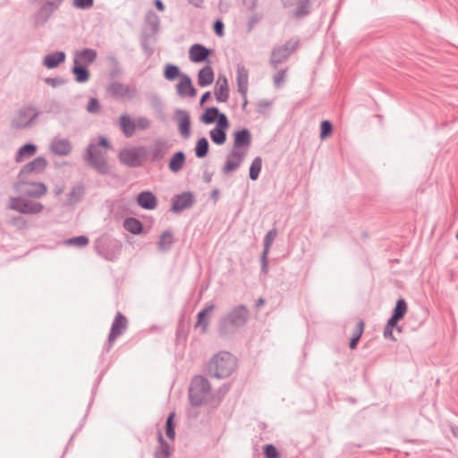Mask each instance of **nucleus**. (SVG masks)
Masks as SVG:
<instances>
[{
  "mask_svg": "<svg viewBox=\"0 0 458 458\" xmlns=\"http://www.w3.org/2000/svg\"><path fill=\"white\" fill-rule=\"evenodd\" d=\"M249 316L250 312L245 305L241 304L233 307L227 314L219 319V335L222 336L233 335L247 323Z\"/></svg>",
  "mask_w": 458,
  "mask_h": 458,
  "instance_id": "f257e3e1",
  "label": "nucleus"
},
{
  "mask_svg": "<svg viewBox=\"0 0 458 458\" xmlns=\"http://www.w3.org/2000/svg\"><path fill=\"white\" fill-rule=\"evenodd\" d=\"M236 369V359L228 352H219L208 363L209 376L216 378L228 377Z\"/></svg>",
  "mask_w": 458,
  "mask_h": 458,
  "instance_id": "f03ea898",
  "label": "nucleus"
},
{
  "mask_svg": "<svg viewBox=\"0 0 458 458\" xmlns=\"http://www.w3.org/2000/svg\"><path fill=\"white\" fill-rule=\"evenodd\" d=\"M211 386L203 376H195L190 385L189 399L193 406H200L209 398Z\"/></svg>",
  "mask_w": 458,
  "mask_h": 458,
  "instance_id": "7ed1b4c3",
  "label": "nucleus"
},
{
  "mask_svg": "<svg viewBox=\"0 0 458 458\" xmlns=\"http://www.w3.org/2000/svg\"><path fill=\"white\" fill-rule=\"evenodd\" d=\"M83 159L98 174L106 175L109 174V165L106 157L94 143H90L84 154Z\"/></svg>",
  "mask_w": 458,
  "mask_h": 458,
  "instance_id": "20e7f679",
  "label": "nucleus"
},
{
  "mask_svg": "<svg viewBox=\"0 0 458 458\" xmlns=\"http://www.w3.org/2000/svg\"><path fill=\"white\" fill-rule=\"evenodd\" d=\"M7 208L25 215H37L44 209V206L40 202L30 200L22 195L20 197H11Z\"/></svg>",
  "mask_w": 458,
  "mask_h": 458,
  "instance_id": "39448f33",
  "label": "nucleus"
},
{
  "mask_svg": "<svg viewBox=\"0 0 458 458\" xmlns=\"http://www.w3.org/2000/svg\"><path fill=\"white\" fill-rule=\"evenodd\" d=\"M299 45L300 39L293 38L283 46L274 47L270 56L271 66L276 69L278 64L286 62L290 55L299 47Z\"/></svg>",
  "mask_w": 458,
  "mask_h": 458,
  "instance_id": "423d86ee",
  "label": "nucleus"
},
{
  "mask_svg": "<svg viewBox=\"0 0 458 458\" xmlns=\"http://www.w3.org/2000/svg\"><path fill=\"white\" fill-rule=\"evenodd\" d=\"M122 244L119 241L106 236L99 237L95 242V250L104 259L113 261L120 254Z\"/></svg>",
  "mask_w": 458,
  "mask_h": 458,
  "instance_id": "0eeeda50",
  "label": "nucleus"
},
{
  "mask_svg": "<svg viewBox=\"0 0 458 458\" xmlns=\"http://www.w3.org/2000/svg\"><path fill=\"white\" fill-rule=\"evenodd\" d=\"M22 182L17 187L18 180L14 182V190L23 197L40 199L47 192V188L43 182H30L27 178H22Z\"/></svg>",
  "mask_w": 458,
  "mask_h": 458,
  "instance_id": "6e6552de",
  "label": "nucleus"
},
{
  "mask_svg": "<svg viewBox=\"0 0 458 458\" xmlns=\"http://www.w3.org/2000/svg\"><path fill=\"white\" fill-rule=\"evenodd\" d=\"M147 150L145 147H132L123 148L119 152L118 157L122 164L129 167H139L142 164V159L146 157Z\"/></svg>",
  "mask_w": 458,
  "mask_h": 458,
  "instance_id": "1a4fd4ad",
  "label": "nucleus"
},
{
  "mask_svg": "<svg viewBox=\"0 0 458 458\" xmlns=\"http://www.w3.org/2000/svg\"><path fill=\"white\" fill-rule=\"evenodd\" d=\"M38 113L32 106L21 108L11 122V127L14 130H23L30 127L37 119Z\"/></svg>",
  "mask_w": 458,
  "mask_h": 458,
  "instance_id": "9d476101",
  "label": "nucleus"
},
{
  "mask_svg": "<svg viewBox=\"0 0 458 458\" xmlns=\"http://www.w3.org/2000/svg\"><path fill=\"white\" fill-rule=\"evenodd\" d=\"M127 327V318L123 313L118 311L111 326L110 333L107 339V350H109L112 347L114 342L124 333Z\"/></svg>",
  "mask_w": 458,
  "mask_h": 458,
  "instance_id": "9b49d317",
  "label": "nucleus"
},
{
  "mask_svg": "<svg viewBox=\"0 0 458 458\" xmlns=\"http://www.w3.org/2000/svg\"><path fill=\"white\" fill-rule=\"evenodd\" d=\"M108 93L117 99H132L138 95L137 89L134 86H129L118 81L110 83L107 88Z\"/></svg>",
  "mask_w": 458,
  "mask_h": 458,
  "instance_id": "f8f14e48",
  "label": "nucleus"
},
{
  "mask_svg": "<svg viewBox=\"0 0 458 458\" xmlns=\"http://www.w3.org/2000/svg\"><path fill=\"white\" fill-rule=\"evenodd\" d=\"M47 165V161L43 157H38L33 159L31 162L25 165L20 171L18 174V185L22 182V178H27V175L30 174H39L42 173Z\"/></svg>",
  "mask_w": 458,
  "mask_h": 458,
  "instance_id": "ddd939ff",
  "label": "nucleus"
},
{
  "mask_svg": "<svg viewBox=\"0 0 458 458\" xmlns=\"http://www.w3.org/2000/svg\"><path fill=\"white\" fill-rule=\"evenodd\" d=\"M64 0H47L45 4L38 11L35 15V22L37 25L44 24L52 15V13L59 8Z\"/></svg>",
  "mask_w": 458,
  "mask_h": 458,
  "instance_id": "4468645a",
  "label": "nucleus"
},
{
  "mask_svg": "<svg viewBox=\"0 0 458 458\" xmlns=\"http://www.w3.org/2000/svg\"><path fill=\"white\" fill-rule=\"evenodd\" d=\"M277 235L276 228L269 230L264 237V249L260 257L261 272L267 275L268 272V259L267 256L270 250V247Z\"/></svg>",
  "mask_w": 458,
  "mask_h": 458,
  "instance_id": "2eb2a0df",
  "label": "nucleus"
},
{
  "mask_svg": "<svg viewBox=\"0 0 458 458\" xmlns=\"http://www.w3.org/2000/svg\"><path fill=\"white\" fill-rule=\"evenodd\" d=\"M194 203V197L191 192L185 191L181 194L175 195L172 199V210L179 213L191 208Z\"/></svg>",
  "mask_w": 458,
  "mask_h": 458,
  "instance_id": "dca6fc26",
  "label": "nucleus"
},
{
  "mask_svg": "<svg viewBox=\"0 0 458 458\" xmlns=\"http://www.w3.org/2000/svg\"><path fill=\"white\" fill-rule=\"evenodd\" d=\"M312 10V0H296L294 8L291 11L290 15L292 18L300 21L309 16Z\"/></svg>",
  "mask_w": 458,
  "mask_h": 458,
  "instance_id": "f3484780",
  "label": "nucleus"
},
{
  "mask_svg": "<svg viewBox=\"0 0 458 458\" xmlns=\"http://www.w3.org/2000/svg\"><path fill=\"white\" fill-rule=\"evenodd\" d=\"M175 120L178 123V130L180 134L184 139H189L191 136V116L186 110L178 109L175 112Z\"/></svg>",
  "mask_w": 458,
  "mask_h": 458,
  "instance_id": "a211bd4d",
  "label": "nucleus"
},
{
  "mask_svg": "<svg viewBox=\"0 0 458 458\" xmlns=\"http://www.w3.org/2000/svg\"><path fill=\"white\" fill-rule=\"evenodd\" d=\"M50 151L55 156L66 157L72 150V143L67 139L55 138L50 143Z\"/></svg>",
  "mask_w": 458,
  "mask_h": 458,
  "instance_id": "6ab92c4d",
  "label": "nucleus"
},
{
  "mask_svg": "<svg viewBox=\"0 0 458 458\" xmlns=\"http://www.w3.org/2000/svg\"><path fill=\"white\" fill-rule=\"evenodd\" d=\"M176 92L182 98H193L196 96L197 90L193 87L191 80L187 74L181 75V79L176 85Z\"/></svg>",
  "mask_w": 458,
  "mask_h": 458,
  "instance_id": "aec40b11",
  "label": "nucleus"
},
{
  "mask_svg": "<svg viewBox=\"0 0 458 458\" xmlns=\"http://www.w3.org/2000/svg\"><path fill=\"white\" fill-rule=\"evenodd\" d=\"M215 305L213 303H208L204 307L202 310H200L197 315V322L195 324V327H200V332L202 334H206L208 329L209 325V314L215 310Z\"/></svg>",
  "mask_w": 458,
  "mask_h": 458,
  "instance_id": "412c9836",
  "label": "nucleus"
},
{
  "mask_svg": "<svg viewBox=\"0 0 458 458\" xmlns=\"http://www.w3.org/2000/svg\"><path fill=\"white\" fill-rule=\"evenodd\" d=\"M212 50L200 44H194L189 49L190 60L193 63H201L208 59Z\"/></svg>",
  "mask_w": 458,
  "mask_h": 458,
  "instance_id": "4be33fe9",
  "label": "nucleus"
},
{
  "mask_svg": "<svg viewBox=\"0 0 458 458\" xmlns=\"http://www.w3.org/2000/svg\"><path fill=\"white\" fill-rule=\"evenodd\" d=\"M243 157H244L243 153H240L238 150L233 148L229 153L227 159L225 161V164L223 167L224 173L228 174L230 172L236 170L242 164Z\"/></svg>",
  "mask_w": 458,
  "mask_h": 458,
  "instance_id": "5701e85b",
  "label": "nucleus"
},
{
  "mask_svg": "<svg viewBox=\"0 0 458 458\" xmlns=\"http://www.w3.org/2000/svg\"><path fill=\"white\" fill-rule=\"evenodd\" d=\"M138 205L148 210L155 209L157 206V199L155 194L149 191H144L137 196Z\"/></svg>",
  "mask_w": 458,
  "mask_h": 458,
  "instance_id": "b1692460",
  "label": "nucleus"
},
{
  "mask_svg": "<svg viewBox=\"0 0 458 458\" xmlns=\"http://www.w3.org/2000/svg\"><path fill=\"white\" fill-rule=\"evenodd\" d=\"M236 82L238 92L242 95V98H245V95L248 92L249 73L248 70L242 65L237 66Z\"/></svg>",
  "mask_w": 458,
  "mask_h": 458,
  "instance_id": "393cba45",
  "label": "nucleus"
},
{
  "mask_svg": "<svg viewBox=\"0 0 458 458\" xmlns=\"http://www.w3.org/2000/svg\"><path fill=\"white\" fill-rule=\"evenodd\" d=\"M97 51L91 48H84L75 54L74 64L89 65L95 62Z\"/></svg>",
  "mask_w": 458,
  "mask_h": 458,
  "instance_id": "a878e982",
  "label": "nucleus"
},
{
  "mask_svg": "<svg viewBox=\"0 0 458 458\" xmlns=\"http://www.w3.org/2000/svg\"><path fill=\"white\" fill-rule=\"evenodd\" d=\"M215 97L217 102H226L229 98V87L227 79L224 77H219L216 88H215Z\"/></svg>",
  "mask_w": 458,
  "mask_h": 458,
  "instance_id": "bb28decb",
  "label": "nucleus"
},
{
  "mask_svg": "<svg viewBox=\"0 0 458 458\" xmlns=\"http://www.w3.org/2000/svg\"><path fill=\"white\" fill-rule=\"evenodd\" d=\"M251 143V134L248 129H242L234 132L233 148H248Z\"/></svg>",
  "mask_w": 458,
  "mask_h": 458,
  "instance_id": "cd10ccee",
  "label": "nucleus"
},
{
  "mask_svg": "<svg viewBox=\"0 0 458 458\" xmlns=\"http://www.w3.org/2000/svg\"><path fill=\"white\" fill-rule=\"evenodd\" d=\"M65 54L63 51H57L47 55L44 57L43 64L48 69H54L57 67L61 63L64 62Z\"/></svg>",
  "mask_w": 458,
  "mask_h": 458,
  "instance_id": "c85d7f7f",
  "label": "nucleus"
},
{
  "mask_svg": "<svg viewBox=\"0 0 458 458\" xmlns=\"http://www.w3.org/2000/svg\"><path fill=\"white\" fill-rule=\"evenodd\" d=\"M119 126L126 138H131L136 131L134 120L127 114L120 116Z\"/></svg>",
  "mask_w": 458,
  "mask_h": 458,
  "instance_id": "c756f323",
  "label": "nucleus"
},
{
  "mask_svg": "<svg viewBox=\"0 0 458 458\" xmlns=\"http://www.w3.org/2000/svg\"><path fill=\"white\" fill-rule=\"evenodd\" d=\"M214 81V72L210 65H206L199 71L198 84L200 87H207Z\"/></svg>",
  "mask_w": 458,
  "mask_h": 458,
  "instance_id": "7c9ffc66",
  "label": "nucleus"
},
{
  "mask_svg": "<svg viewBox=\"0 0 458 458\" xmlns=\"http://www.w3.org/2000/svg\"><path fill=\"white\" fill-rule=\"evenodd\" d=\"M185 164V154L182 151H177L170 159L168 167L171 172L178 173Z\"/></svg>",
  "mask_w": 458,
  "mask_h": 458,
  "instance_id": "2f4dec72",
  "label": "nucleus"
},
{
  "mask_svg": "<svg viewBox=\"0 0 458 458\" xmlns=\"http://www.w3.org/2000/svg\"><path fill=\"white\" fill-rule=\"evenodd\" d=\"M37 151V146L32 143H27L21 147L16 153L15 161L21 163L25 157L33 156Z\"/></svg>",
  "mask_w": 458,
  "mask_h": 458,
  "instance_id": "473e14b6",
  "label": "nucleus"
},
{
  "mask_svg": "<svg viewBox=\"0 0 458 458\" xmlns=\"http://www.w3.org/2000/svg\"><path fill=\"white\" fill-rule=\"evenodd\" d=\"M158 448L155 452V458H168L170 456V445L164 440L162 432H157Z\"/></svg>",
  "mask_w": 458,
  "mask_h": 458,
  "instance_id": "72a5a7b5",
  "label": "nucleus"
},
{
  "mask_svg": "<svg viewBox=\"0 0 458 458\" xmlns=\"http://www.w3.org/2000/svg\"><path fill=\"white\" fill-rule=\"evenodd\" d=\"M166 143L163 140H156L151 149L152 161H159L165 157Z\"/></svg>",
  "mask_w": 458,
  "mask_h": 458,
  "instance_id": "f704fd0d",
  "label": "nucleus"
},
{
  "mask_svg": "<svg viewBox=\"0 0 458 458\" xmlns=\"http://www.w3.org/2000/svg\"><path fill=\"white\" fill-rule=\"evenodd\" d=\"M123 227L132 234H140L143 230L142 223L134 217L126 218L123 222Z\"/></svg>",
  "mask_w": 458,
  "mask_h": 458,
  "instance_id": "c9c22d12",
  "label": "nucleus"
},
{
  "mask_svg": "<svg viewBox=\"0 0 458 458\" xmlns=\"http://www.w3.org/2000/svg\"><path fill=\"white\" fill-rule=\"evenodd\" d=\"M174 242V235L172 232L165 231L164 232L158 240L157 246L159 250L167 251L171 249L172 244Z\"/></svg>",
  "mask_w": 458,
  "mask_h": 458,
  "instance_id": "e433bc0d",
  "label": "nucleus"
},
{
  "mask_svg": "<svg viewBox=\"0 0 458 458\" xmlns=\"http://www.w3.org/2000/svg\"><path fill=\"white\" fill-rule=\"evenodd\" d=\"M72 72L75 75V81L79 83L86 82L89 79V72L84 65L74 64Z\"/></svg>",
  "mask_w": 458,
  "mask_h": 458,
  "instance_id": "4c0bfd02",
  "label": "nucleus"
},
{
  "mask_svg": "<svg viewBox=\"0 0 458 458\" xmlns=\"http://www.w3.org/2000/svg\"><path fill=\"white\" fill-rule=\"evenodd\" d=\"M217 116H219V109L217 107H208L204 114L200 115L199 120L205 124H211L215 123Z\"/></svg>",
  "mask_w": 458,
  "mask_h": 458,
  "instance_id": "58836bf2",
  "label": "nucleus"
},
{
  "mask_svg": "<svg viewBox=\"0 0 458 458\" xmlns=\"http://www.w3.org/2000/svg\"><path fill=\"white\" fill-rule=\"evenodd\" d=\"M208 149H209L208 141L205 137H202L196 143V146L194 148L195 156L198 158H203L208 155Z\"/></svg>",
  "mask_w": 458,
  "mask_h": 458,
  "instance_id": "ea45409f",
  "label": "nucleus"
},
{
  "mask_svg": "<svg viewBox=\"0 0 458 458\" xmlns=\"http://www.w3.org/2000/svg\"><path fill=\"white\" fill-rule=\"evenodd\" d=\"M209 135L211 138V140L216 145H223L226 141V131L224 129H218L214 127L210 131Z\"/></svg>",
  "mask_w": 458,
  "mask_h": 458,
  "instance_id": "a19ab883",
  "label": "nucleus"
},
{
  "mask_svg": "<svg viewBox=\"0 0 458 458\" xmlns=\"http://www.w3.org/2000/svg\"><path fill=\"white\" fill-rule=\"evenodd\" d=\"M84 192L85 189L84 186L81 184L75 185L74 187H72L68 196L69 203L74 204L79 202L82 199Z\"/></svg>",
  "mask_w": 458,
  "mask_h": 458,
  "instance_id": "79ce46f5",
  "label": "nucleus"
},
{
  "mask_svg": "<svg viewBox=\"0 0 458 458\" xmlns=\"http://www.w3.org/2000/svg\"><path fill=\"white\" fill-rule=\"evenodd\" d=\"M145 21L153 31H157L159 29L160 19L158 15L152 10L148 11L145 15Z\"/></svg>",
  "mask_w": 458,
  "mask_h": 458,
  "instance_id": "37998d69",
  "label": "nucleus"
},
{
  "mask_svg": "<svg viewBox=\"0 0 458 458\" xmlns=\"http://www.w3.org/2000/svg\"><path fill=\"white\" fill-rule=\"evenodd\" d=\"M262 167V159L260 157H257L253 159L250 167V178L255 181L259 178V173Z\"/></svg>",
  "mask_w": 458,
  "mask_h": 458,
  "instance_id": "c03bdc74",
  "label": "nucleus"
},
{
  "mask_svg": "<svg viewBox=\"0 0 458 458\" xmlns=\"http://www.w3.org/2000/svg\"><path fill=\"white\" fill-rule=\"evenodd\" d=\"M181 73L180 69L178 66L174 64H166L164 72V76L167 81H174L177 77L181 79Z\"/></svg>",
  "mask_w": 458,
  "mask_h": 458,
  "instance_id": "a18cd8bd",
  "label": "nucleus"
},
{
  "mask_svg": "<svg viewBox=\"0 0 458 458\" xmlns=\"http://www.w3.org/2000/svg\"><path fill=\"white\" fill-rule=\"evenodd\" d=\"M407 312V303L404 299H399L394 308L392 316L402 319Z\"/></svg>",
  "mask_w": 458,
  "mask_h": 458,
  "instance_id": "49530a36",
  "label": "nucleus"
},
{
  "mask_svg": "<svg viewBox=\"0 0 458 458\" xmlns=\"http://www.w3.org/2000/svg\"><path fill=\"white\" fill-rule=\"evenodd\" d=\"M174 417V412L170 413L168 415L166 422H165V434H166V437L171 440H174L175 437Z\"/></svg>",
  "mask_w": 458,
  "mask_h": 458,
  "instance_id": "de8ad7c7",
  "label": "nucleus"
},
{
  "mask_svg": "<svg viewBox=\"0 0 458 458\" xmlns=\"http://www.w3.org/2000/svg\"><path fill=\"white\" fill-rule=\"evenodd\" d=\"M89 238L85 235H80L76 237L70 238L65 241L66 245H72L77 247H84L89 244Z\"/></svg>",
  "mask_w": 458,
  "mask_h": 458,
  "instance_id": "09e8293b",
  "label": "nucleus"
},
{
  "mask_svg": "<svg viewBox=\"0 0 458 458\" xmlns=\"http://www.w3.org/2000/svg\"><path fill=\"white\" fill-rule=\"evenodd\" d=\"M9 224L19 230H24L28 227L27 220L21 216H13Z\"/></svg>",
  "mask_w": 458,
  "mask_h": 458,
  "instance_id": "8fccbe9b",
  "label": "nucleus"
},
{
  "mask_svg": "<svg viewBox=\"0 0 458 458\" xmlns=\"http://www.w3.org/2000/svg\"><path fill=\"white\" fill-rule=\"evenodd\" d=\"M320 129V138L323 140L332 133L333 126L328 120H325L321 123Z\"/></svg>",
  "mask_w": 458,
  "mask_h": 458,
  "instance_id": "3c124183",
  "label": "nucleus"
},
{
  "mask_svg": "<svg viewBox=\"0 0 458 458\" xmlns=\"http://www.w3.org/2000/svg\"><path fill=\"white\" fill-rule=\"evenodd\" d=\"M135 128L139 130H147L150 127L151 122L148 118L140 116L134 120Z\"/></svg>",
  "mask_w": 458,
  "mask_h": 458,
  "instance_id": "603ef678",
  "label": "nucleus"
},
{
  "mask_svg": "<svg viewBox=\"0 0 458 458\" xmlns=\"http://www.w3.org/2000/svg\"><path fill=\"white\" fill-rule=\"evenodd\" d=\"M286 72V69H281L274 75V84L276 88H279L284 84L285 81Z\"/></svg>",
  "mask_w": 458,
  "mask_h": 458,
  "instance_id": "864d4df0",
  "label": "nucleus"
},
{
  "mask_svg": "<svg viewBox=\"0 0 458 458\" xmlns=\"http://www.w3.org/2000/svg\"><path fill=\"white\" fill-rule=\"evenodd\" d=\"M216 128L227 130L230 126L227 116L224 113L219 112V116L216 118Z\"/></svg>",
  "mask_w": 458,
  "mask_h": 458,
  "instance_id": "5fc2aeb1",
  "label": "nucleus"
},
{
  "mask_svg": "<svg viewBox=\"0 0 458 458\" xmlns=\"http://www.w3.org/2000/svg\"><path fill=\"white\" fill-rule=\"evenodd\" d=\"M101 110V106L98 100L95 98H91L87 106V111L90 114H98Z\"/></svg>",
  "mask_w": 458,
  "mask_h": 458,
  "instance_id": "6e6d98bb",
  "label": "nucleus"
},
{
  "mask_svg": "<svg viewBox=\"0 0 458 458\" xmlns=\"http://www.w3.org/2000/svg\"><path fill=\"white\" fill-rule=\"evenodd\" d=\"M264 455L266 458H279V453L273 445H266L264 446Z\"/></svg>",
  "mask_w": 458,
  "mask_h": 458,
  "instance_id": "4d7b16f0",
  "label": "nucleus"
},
{
  "mask_svg": "<svg viewBox=\"0 0 458 458\" xmlns=\"http://www.w3.org/2000/svg\"><path fill=\"white\" fill-rule=\"evenodd\" d=\"M94 4V0H73V6L79 9H89Z\"/></svg>",
  "mask_w": 458,
  "mask_h": 458,
  "instance_id": "13d9d810",
  "label": "nucleus"
},
{
  "mask_svg": "<svg viewBox=\"0 0 458 458\" xmlns=\"http://www.w3.org/2000/svg\"><path fill=\"white\" fill-rule=\"evenodd\" d=\"M364 326H365L364 321L360 320L357 323L356 327L352 333V337H356L357 340H360V338L361 337L363 331H364Z\"/></svg>",
  "mask_w": 458,
  "mask_h": 458,
  "instance_id": "bf43d9fd",
  "label": "nucleus"
},
{
  "mask_svg": "<svg viewBox=\"0 0 458 458\" xmlns=\"http://www.w3.org/2000/svg\"><path fill=\"white\" fill-rule=\"evenodd\" d=\"M45 82L51 87H57L64 83V80L61 78H46Z\"/></svg>",
  "mask_w": 458,
  "mask_h": 458,
  "instance_id": "052dcab7",
  "label": "nucleus"
},
{
  "mask_svg": "<svg viewBox=\"0 0 458 458\" xmlns=\"http://www.w3.org/2000/svg\"><path fill=\"white\" fill-rule=\"evenodd\" d=\"M214 31L215 33L221 37L224 35V23L221 20H216L214 23Z\"/></svg>",
  "mask_w": 458,
  "mask_h": 458,
  "instance_id": "680f3d73",
  "label": "nucleus"
},
{
  "mask_svg": "<svg viewBox=\"0 0 458 458\" xmlns=\"http://www.w3.org/2000/svg\"><path fill=\"white\" fill-rule=\"evenodd\" d=\"M95 145L98 146V148H99V147H103L106 149L111 148L109 141L105 137H100L98 140V143L95 144Z\"/></svg>",
  "mask_w": 458,
  "mask_h": 458,
  "instance_id": "e2e57ef3",
  "label": "nucleus"
},
{
  "mask_svg": "<svg viewBox=\"0 0 458 458\" xmlns=\"http://www.w3.org/2000/svg\"><path fill=\"white\" fill-rule=\"evenodd\" d=\"M384 337L390 338V339L395 341V338L393 335V328L386 326L385 329H384Z\"/></svg>",
  "mask_w": 458,
  "mask_h": 458,
  "instance_id": "0e129e2a",
  "label": "nucleus"
},
{
  "mask_svg": "<svg viewBox=\"0 0 458 458\" xmlns=\"http://www.w3.org/2000/svg\"><path fill=\"white\" fill-rule=\"evenodd\" d=\"M400 319L394 316H391V318H389V320L387 321L386 325L387 327H391L394 329V327H395L397 326V323Z\"/></svg>",
  "mask_w": 458,
  "mask_h": 458,
  "instance_id": "69168bd1",
  "label": "nucleus"
},
{
  "mask_svg": "<svg viewBox=\"0 0 458 458\" xmlns=\"http://www.w3.org/2000/svg\"><path fill=\"white\" fill-rule=\"evenodd\" d=\"M210 96H211V94L209 91H207L206 93H204L200 98L199 104L202 106L206 101H208L210 98Z\"/></svg>",
  "mask_w": 458,
  "mask_h": 458,
  "instance_id": "338daca9",
  "label": "nucleus"
},
{
  "mask_svg": "<svg viewBox=\"0 0 458 458\" xmlns=\"http://www.w3.org/2000/svg\"><path fill=\"white\" fill-rule=\"evenodd\" d=\"M155 6L160 12L165 10V5L161 0H155Z\"/></svg>",
  "mask_w": 458,
  "mask_h": 458,
  "instance_id": "774afa93",
  "label": "nucleus"
}]
</instances>
